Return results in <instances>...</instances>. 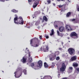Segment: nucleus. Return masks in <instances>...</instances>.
Masks as SVG:
<instances>
[{"label": "nucleus", "instance_id": "30", "mask_svg": "<svg viewBox=\"0 0 79 79\" xmlns=\"http://www.w3.org/2000/svg\"><path fill=\"white\" fill-rule=\"evenodd\" d=\"M76 69L78 72H79V68H76Z\"/></svg>", "mask_w": 79, "mask_h": 79}, {"label": "nucleus", "instance_id": "5", "mask_svg": "<svg viewBox=\"0 0 79 79\" xmlns=\"http://www.w3.org/2000/svg\"><path fill=\"white\" fill-rule=\"evenodd\" d=\"M40 2V1L39 0H36L35 1L33 4V8H35L38 5L39 3Z\"/></svg>", "mask_w": 79, "mask_h": 79}, {"label": "nucleus", "instance_id": "43", "mask_svg": "<svg viewBox=\"0 0 79 79\" xmlns=\"http://www.w3.org/2000/svg\"><path fill=\"white\" fill-rule=\"evenodd\" d=\"M46 77L45 76H44L43 78V79H45V78Z\"/></svg>", "mask_w": 79, "mask_h": 79}, {"label": "nucleus", "instance_id": "21", "mask_svg": "<svg viewBox=\"0 0 79 79\" xmlns=\"http://www.w3.org/2000/svg\"><path fill=\"white\" fill-rule=\"evenodd\" d=\"M28 59H29L30 63H31V62L32 61V57L28 58Z\"/></svg>", "mask_w": 79, "mask_h": 79}, {"label": "nucleus", "instance_id": "27", "mask_svg": "<svg viewBox=\"0 0 79 79\" xmlns=\"http://www.w3.org/2000/svg\"><path fill=\"white\" fill-rule=\"evenodd\" d=\"M44 37H46V39H48L49 38V36L48 35L46 36V35L44 36Z\"/></svg>", "mask_w": 79, "mask_h": 79}, {"label": "nucleus", "instance_id": "55", "mask_svg": "<svg viewBox=\"0 0 79 79\" xmlns=\"http://www.w3.org/2000/svg\"><path fill=\"white\" fill-rule=\"evenodd\" d=\"M41 79H42V78H41Z\"/></svg>", "mask_w": 79, "mask_h": 79}, {"label": "nucleus", "instance_id": "15", "mask_svg": "<svg viewBox=\"0 0 79 79\" xmlns=\"http://www.w3.org/2000/svg\"><path fill=\"white\" fill-rule=\"evenodd\" d=\"M71 13L70 12H69L67 14L66 16L67 17H69L71 16Z\"/></svg>", "mask_w": 79, "mask_h": 79}, {"label": "nucleus", "instance_id": "6", "mask_svg": "<svg viewBox=\"0 0 79 79\" xmlns=\"http://www.w3.org/2000/svg\"><path fill=\"white\" fill-rule=\"evenodd\" d=\"M65 29H67L68 31H72L73 30V29H71V26L68 25H66Z\"/></svg>", "mask_w": 79, "mask_h": 79}, {"label": "nucleus", "instance_id": "40", "mask_svg": "<svg viewBox=\"0 0 79 79\" xmlns=\"http://www.w3.org/2000/svg\"><path fill=\"white\" fill-rule=\"evenodd\" d=\"M59 50H62V48H59Z\"/></svg>", "mask_w": 79, "mask_h": 79}, {"label": "nucleus", "instance_id": "34", "mask_svg": "<svg viewBox=\"0 0 79 79\" xmlns=\"http://www.w3.org/2000/svg\"><path fill=\"white\" fill-rule=\"evenodd\" d=\"M55 28H57V27H58V25H56L55 26Z\"/></svg>", "mask_w": 79, "mask_h": 79}, {"label": "nucleus", "instance_id": "3", "mask_svg": "<svg viewBox=\"0 0 79 79\" xmlns=\"http://www.w3.org/2000/svg\"><path fill=\"white\" fill-rule=\"evenodd\" d=\"M68 51L70 55H74L75 53V49L73 48H69Z\"/></svg>", "mask_w": 79, "mask_h": 79}, {"label": "nucleus", "instance_id": "29", "mask_svg": "<svg viewBox=\"0 0 79 79\" xmlns=\"http://www.w3.org/2000/svg\"><path fill=\"white\" fill-rule=\"evenodd\" d=\"M58 6L60 8H62L63 7V5H58Z\"/></svg>", "mask_w": 79, "mask_h": 79}, {"label": "nucleus", "instance_id": "1", "mask_svg": "<svg viewBox=\"0 0 79 79\" xmlns=\"http://www.w3.org/2000/svg\"><path fill=\"white\" fill-rule=\"evenodd\" d=\"M38 38H35L30 40V45L33 47H37L39 46V42L38 41Z\"/></svg>", "mask_w": 79, "mask_h": 79}, {"label": "nucleus", "instance_id": "11", "mask_svg": "<svg viewBox=\"0 0 79 79\" xmlns=\"http://www.w3.org/2000/svg\"><path fill=\"white\" fill-rule=\"evenodd\" d=\"M57 34H58V35H59V36H60V37H63V34L60 33V31H58V30H57Z\"/></svg>", "mask_w": 79, "mask_h": 79}, {"label": "nucleus", "instance_id": "14", "mask_svg": "<svg viewBox=\"0 0 79 79\" xmlns=\"http://www.w3.org/2000/svg\"><path fill=\"white\" fill-rule=\"evenodd\" d=\"M43 21H42V22H44V21H48V19L47 18V17L45 16H43Z\"/></svg>", "mask_w": 79, "mask_h": 79}, {"label": "nucleus", "instance_id": "48", "mask_svg": "<svg viewBox=\"0 0 79 79\" xmlns=\"http://www.w3.org/2000/svg\"><path fill=\"white\" fill-rule=\"evenodd\" d=\"M61 44H63L64 43H63V42H62Z\"/></svg>", "mask_w": 79, "mask_h": 79}, {"label": "nucleus", "instance_id": "39", "mask_svg": "<svg viewBox=\"0 0 79 79\" xmlns=\"http://www.w3.org/2000/svg\"><path fill=\"white\" fill-rule=\"evenodd\" d=\"M40 50L41 51H43V50H42V47H41L40 48Z\"/></svg>", "mask_w": 79, "mask_h": 79}, {"label": "nucleus", "instance_id": "31", "mask_svg": "<svg viewBox=\"0 0 79 79\" xmlns=\"http://www.w3.org/2000/svg\"><path fill=\"white\" fill-rule=\"evenodd\" d=\"M39 38L41 40H42V35H40L39 37Z\"/></svg>", "mask_w": 79, "mask_h": 79}, {"label": "nucleus", "instance_id": "42", "mask_svg": "<svg viewBox=\"0 0 79 79\" xmlns=\"http://www.w3.org/2000/svg\"><path fill=\"white\" fill-rule=\"evenodd\" d=\"M60 74H59L58 75V77H60Z\"/></svg>", "mask_w": 79, "mask_h": 79}, {"label": "nucleus", "instance_id": "45", "mask_svg": "<svg viewBox=\"0 0 79 79\" xmlns=\"http://www.w3.org/2000/svg\"><path fill=\"white\" fill-rule=\"evenodd\" d=\"M77 10H78V11H79V7H78L77 8Z\"/></svg>", "mask_w": 79, "mask_h": 79}, {"label": "nucleus", "instance_id": "38", "mask_svg": "<svg viewBox=\"0 0 79 79\" xmlns=\"http://www.w3.org/2000/svg\"><path fill=\"white\" fill-rule=\"evenodd\" d=\"M68 78L67 77H63L62 78V79H67Z\"/></svg>", "mask_w": 79, "mask_h": 79}, {"label": "nucleus", "instance_id": "52", "mask_svg": "<svg viewBox=\"0 0 79 79\" xmlns=\"http://www.w3.org/2000/svg\"><path fill=\"white\" fill-rule=\"evenodd\" d=\"M27 48H26V50H27Z\"/></svg>", "mask_w": 79, "mask_h": 79}, {"label": "nucleus", "instance_id": "22", "mask_svg": "<svg viewBox=\"0 0 79 79\" xmlns=\"http://www.w3.org/2000/svg\"><path fill=\"white\" fill-rule=\"evenodd\" d=\"M66 7V5L64 4L62 5V9H65V8Z\"/></svg>", "mask_w": 79, "mask_h": 79}, {"label": "nucleus", "instance_id": "13", "mask_svg": "<svg viewBox=\"0 0 79 79\" xmlns=\"http://www.w3.org/2000/svg\"><path fill=\"white\" fill-rule=\"evenodd\" d=\"M40 67H42V61L41 60H39L38 62Z\"/></svg>", "mask_w": 79, "mask_h": 79}, {"label": "nucleus", "instance_id": "18", "mask_svg": "<svg viewBox=\"0 0 79 79\" xmlns=\"http://www.w3.org/2000/svg\"><path fill=\"white\" fill-rule=\"evenodd\" d=\"M73 66L74 67H77L78 66V64H77L76 63L73 64Z\"/></svg>", "mask_w": 79, "mask_h": 79}, {"label": "nucleus", "instance_id": "9", "mask_svg": "<svg viewBox=\"0 0 79 79\" xmlns=\"http://www.w3.org/2000/svg\"><path fill=\"white\" fill-rule=\"evenodd\" d=\"M56 56L55 55L52 56V57H50V61H53L56 58Z\"/></svg>", "mask_w": 79, "mask_h": 79}, {"label": "nucleus", "instance_id": "32", "mask_svg": "<svg viewBox=\"0 0 79 79\" xmlns=\"http://www.w3.org/2000/svg\"><path fill=\"white\" fill-rule=\"evenodd\" d=\"M28 55L29 57H30V56H31V53H30V52H28Z\"/></svg>", "mask_w": 79, "mask_h": 79}, {"label": "nucleus", "instance_id": "37", "mask_svg": "<svg viewBox=\"0 0 79 79\" xmlns=\"http://www.w3.org/2000/svg\"><path fill=\"white\" fill-rule=\"evenodd\" d=\"M5 0H0V2H4Z\"/></svg>", "mask_w": 79, "mask_h": 79}, {"label": "nucleus", "instance_id": "12", "mask_svg": "<svg viewBox=\"0 0 79 79\" xmlns=\"http://www.w3.org/2000/svg\"><path fill=\"white\" fill-rule=\"evenodd\" d=\"M43 49L44 52H47V50H48V46H47L46 47H44L43 48Z\"/></svg>", "mask_w": 79, "mask_h": 79}, {"label": "nucleus", "instance_id": "53", "mask_svg": "<svg viewBox=\"0 0 79 79\" xmlns=\"http://www.w3.org/2000/svg\"><path fill=\"white\" fill-rule=\"evenodd\" d=\"M78 53H79V51H78Z\"/></svg>", "mask_w": 79, "mask_h": 79}, {"label": "nucleus", "instance_id": "20", "mask_svg": "<svg viewBox=\"0 0 79 79\" xmlns=\"http://www.w3.org/2000/svg\"><path fill=\"white\" fill-rule=\"evenodd\" d=\"M44 66L45 68H48V65H47V64L46 62H45L44 63Z\"/></svg>", "mask_w": 79, "mask_h": 79}, {"label": "nucleus", "instance_id": "33", "mask_svg": "<svg viewBox=\"0 0 79 79\" xmlns=\"http://www.w3.org/2000/svg\"><path fill=\"white\" fill-rule=\"evenodd\" d=\"M69 69H71V70H73V67H69Z\"/></svg>", "mask_w": 79, "mask_h": 79}, {"label": "nucleus", "instance_id": "8", "mask_svg": "<svg viewBox=\"0 0 79 79\" xmlns=\"http://www.w3.org/2000/svg\"><path fill=\"white\" fill-rule=\"evenodd\" d=\"M77 33H76L75 32H72L70 34V36L71 37H77Z\"/></svg>", "mask_w": 79, "mask_h": 79}, {"label": "nucleus", "instance_id": "54", "mask_svg": "<svg viewBox=\"0 0 79 79\" xmlns=\"http://www.w3.org/2000/svg\"><path fill=\"white\" fill-rule=\"evenodd\" d=\"M40 19H42V18H40Z\"/></svg>", "mask_w": 79, "mask_h": 79}, {"label": "nucleus", "instance_id": "49", "mask_svg": "<svg viewBox=\"0 0 79 79\" xmlns=\"http://www.w3.org/2000/svg\"><path fill=\"white\" fill-rule=\"evenodd\" d=\"M53 5H55V3L53 4Z\"/></svg>", "mask_w": 79, "mask_h": 79}, {"label": "nucleus", "instance_id": "24", "mask_svg": "<svg viewBox=\"0 0 79 79\" xmlns=\"http://www.w3.org/2000/svg\"><path fill=\"white\" fill-rule=\"evenodd\" d=\"M23 73H24V74H27L26 70V69L23 70Z\"/></svg>", "mask_w": 79, "mask_h": 79}, {"label": "nucleus", "instance_id": "4", "mask_svg": "<svg viewBox=\"0 0 79 79\" xmlns=\"http://www.w3.org/2000/svg\"><path fill=\"white\" fill-rule=\"evenodd\" d=\"M66 66L64 63H63L62 64V67L60 68V72H64L66 69Z\"/></svg>", "mask_w": 79, "mask_h": 79}, {"label": "nucleus", "instance_id": "17", "mask_svg": "<svg viewBox=\"0 0 79 79\" xmlns=\"http://www.w3.org/2000/svg\"><path fill=\"white\" fill-rule=\"evenodd\" d=\"M11 11L13 13H18V10H16L15 9H13L11 10Z\"/></svg>", "mask_w": 79, "mask_h": 79}, {"label": "nucleus", "instance_id": "26", "mask_svg": "<svg viewBox=\"0 0 79 79\" xmlns=\"http://www.w3.org/2000/svg\"><path fill=\"white\" fill-rule=\"evenodd\" d=\"M56 60H60V57L59 56H57L56 58Z\"/></svg>", "mask_w": 79, "mask_h": 79}, {"label": "nucleus", "instance_id": "7", "mask_svg": "<svg viewBox=\"0 0 79 79\" xmlns=\"http://www.w3.org/2000/svg\"><path fill=\"white\" fill-rule=\"evenodd\" d=\"M64 29L65 28L64 27L61 26L59 27V31H60V32H63L64 31Z\"/></svg>", "mask_w": 79, "mask_h": 79}, {"label": "nucleus", "instance_id": "16", "mask_svg": "<svg viewBox=\"0 0 79 79\" xmlns=\"http://www.w3.org/2000/svg\"><path fill=\"white\" fill-rule=\"evenodd\" d=\"M22 60V62L23 63H26V58L23 57Z\"/></svg>", "mask_w": 79, "mask_h": 79}, {"label": "nucleus", "instance_id": "41", "mask_svg": "<svg viewBox=\"0 0 79 79\" xmlns=\"http://www.w3.org/2000/svg\"><path fill=\"white\" fill-rule=\"evenodd\" d=\"M67 1L68 2H69V3L71 2V1L69 0H68Z\"/></svg>", "mask_w": 79, "mask_h": 79}, {"label": "nucleus", "instance_id": "23", "mask_svg": "<svg viewBox=\"0 0 79 79\" xmlns=\"http://www.w3.org/2000/svg\"><path fill=\"white\" fill-rule=\"evenodd\" d=\"M30 65L31 67H34V63H31Z\"/></svg>", "mask_w": 79, "mask_h": 79}, {"label": "nucleus", "instance_id": "51", "mask_svg": "<svg viewBox=\"0 0 79 79\" xmlns=\"http://www.w3.org/2000/svg\"><path fill=\"white\" fill-rule=\"evenodd\" d=\"M2 72H3V73H4V72L3 71H2Z\"/></svg>", "mask_w": 79, "mask_h": 79}, {"label": "nucleus", "instance_id": "2", "mask_svg": "<svg viewBox=\"0 0 79 79\" xmlns=\"http://www.w3.org/2000/svg\"><path fill=\"white\" fill-rule=\"evenodd\" d=\"M14 22L15 23L17 24H24V21L22 17H19L18 18L17 15L14 18Z\"/></svg>", "mask_w": 79, "mask_h": 79}, {"label": "nucleus", "instance_id": "50", "mask_svg": "<svg viewBox=\"0 0 79 79\" xmlns=\"http://www.w3.org/2000/svg\"><path fill=\"white\" fill-rule=\"evenodd\" d=\"M61 1H64V0H61Z\"/></svg>", "mask_w": 79, "mask_h": 79}, {"label": "nucleus", "instance_id": "19", "mask_svg": "<svg viewBox=\"0 0 79 79\" xmlns=\"http://www.w3.org/2000/svg\"><path fill=\"white\" fill-rule=\"evenodd\" d=\"M54 34V30L53 29H52L51 31V33L50 34V35H52L53 34Z\"/></svg>", "mask_w": 79, "mask_h": 79}, {"label": "nucleus", "instance_id": "36", "mask_svg": "<svg viewBox=\"0 0 79 79\" xmlns=\"http://www.w3.org/2000/svg\"><path fill=\"white\" fill-rule=\"evenodd\" d=\"M17 73V72H15L14 73V74H15V76L16 77V74Z\"/></svg>", "mask_w": 79, "mask_h": 79}, {"label": "nucleus", "instance_id": "10", "mask_svg": "<svg viewBox=\"0 0 79 79\" xmlns=\"http://www.w3.org/2000/svg\"><path fill=\"white\" fill-rule=\"evenodd\" d=\"M77 59V56H74L71 58V61H74L76 60Z\"/></svg>", "mask_w": 79, "mask_h": 79}, {"label": "nucleus", "instance_id": "35", "mask_svg": "<svg viewBox=\"0 0 79 79\" xmlns=\"http://www.w3.org/2000/svg\"><path fill=\"white\" fill-rule=\"evenodd\" d=\"M75 20H76V19H73L72 20V21H75Z\"/></svg>", "mask_w": 79, "mask_h": 79}, {"label": "nucleus", "instance_id": "28", "mask_svg": "<svg viewBox=\"0 0 79 79\" xmlns=\"http://www.w3.org/2000/svg\"><path fill=\"white\" fill-rule=\"evenodd\" d=\"M28 2L29 3L30 5H31L32 4V3L30 4V3H31V2H32V0H28Z\"/></svg>", "mask_w": 79, "mask_h": 79}, {"label": "nucleus", "instance_id": "47", "mask_svg": "<svg viewBox=\"0 0 79 79\" xmlns=\"http://www.w3.org/2000/svg\"><path fill=\"white\" fill-rule=\"evenodd\" d=\"M57 1H58V2H60V0H57Z\"/></svg>", "mask_w": 79, "mask_h": 79}, {"label": "nucleus", "instance_id": "25", "mask_svg": "<svg viewBox=\"0 0 79 79\" xmlns=\"http://www.w3.org/2000/svg\"><path fill=\"white\" fill-rule=\"evenodd\" d=\"M47 2L48 3V4H50L51 3V1L50 0H48L47 1Z\"/></svg>", "mask_w": 79, "mask_h": 79}, {"label": "nucleus", "instance_id": "46", "mask_svg": "<svg viewBox=\"0 0 79 79\" xmlns=\"http://www.w3.org/2000/svg\"><path fill=\"white\" fill-rule=\"evenodd\" d=\"M67 39H70V38H69V37H68Z\"/></svg>", "mask_w": 79, "mask_h": 79}, {"label": "nucleus", "instance_id": "44", "mask_svg": "<svg viewBox=\"0 0 79 79\" xmlns=\"http://www.w3.org/2000/svg\"><path fill=\"white\" fill-rule=\"evenodd\" d=\"M35 25H38V24H37V22H36L35 23Z\"/></svg>", "mask_w": 79, "mask_h": 79}]
</instances>
